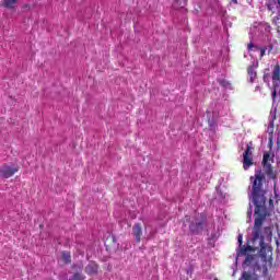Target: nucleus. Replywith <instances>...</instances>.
Segmentation results:
<instances>
[{
	"mask_svg": "<svg viewBox=\"0 0 280 280\" xmlns=\"http://www.w3.org/2000/svg\"><path fill=\"white\" fill-rule=\"evenodd\" d=\"M272 163H275V155L270 154L268 151L264 152L261 161L262 171L258 168L255 171L254 176L249 177L248 196L255 205L253 242L255 244V242L259 241V255L264 261H268V257H272V249L266 247V238L261 235V226H264L266 215H268V210H266V194H268L266 176L269 177L270 180L277 178Z\"/></svg>",
	"mask_w": 280,
	"mask_h": 280,
	"instance_id": "nucleus-1",
	"label": "nucleus"
},
{
	"mask_svg": "<svg viewBox=\"0 0 280 280\" xmlns=\"http://www.w3.org/2000/svg\"><path fill=\"white\" fill-rule=\"evenodd\" d=\"M271 80L273 84V91L271 93L272 100L277 98V89H280V65L277 63L273 67L272 73H271Z\"/></svg>",
	"mask_w": 280,
	"mask_h": 280,
	"instance_id": "nucleus-2",
	"label": "nucleus"
},
{
	"mask_svg": "<svg viewBox=\"0 0 280 280\" xmlns=\"http://www.w3.org/2000/svg\"><path fill=\"white\" fill-rule=\"evenodd\" d=\"M253 145V142H249L246 145V149L243 153V170L248 171L250 167L254 165V160H253V152H250V147Z\"/></svg>",
	"mask_w": 280,
	"mask_h": 280,
	"instance_id": "nucleus-3",
	"label": "nucleus"
},
{
	"mask_svg": "<svg viewBox=\"0 0 280 280\" xmlns=\"http://www.w3.org/2000/svg\"><path fill=\"white\" fill-rule=\"evenodd\" d=\"M19 172V166H9V165H3L0 167V176L2 178H12L13 175Z\"/></svg>",
	"mask_w": 280,
	"mask_h": 280,
	"instance_id": "nucleus-4",
	"label": "nucleus"
},
{
	"mask_svg": "<svg viewBox=\"0 0 280 280\" xmlns=\"http://www.w3.org/2000/svg\"><path fill=\"white\" fill-rule=\"evenodd\" d=\"M132 235L137 244L141 242V237L143 236V226L141 223H135L132 226Z\"/></svg>",
	"mask_w": 280,
	"mask_h": 280,
	"instance_id": "nucleus-5",
	"label": "nucleus"
},
{
	"mask_svg": "<svg viewBox=\"0 0 280 280\" xmlns=\"http://www.w3.org/2000/svg\"><path fill=\"white\" fill-rule=\"evenodd\" d=\"M237 240H238V246H240V250L237 252V257H240L241 255H246L248 252L253 250V246L243 245L244 244V236L242 234H238Z\"/></svg>",
	"mask_w": 280,
	"mask_h": 280,
	"instance_id": "nucleus-6",
	"label": "nucleus"
},
{
	"mask_svg": "<svg viewBox=\"0 0 280 280\" xmlns=\"http://www.w3.org/2000/svg\"><path fill=\"white\" fill-rule=\"evenodd\" d=\"M247 78L250 84L255 83V80H257V65L252 63L247 67Z\"/></svg>",
	"mask_w": 280,
	"mask_h": 280,
	"instance_id": "nucleus-7",
	"label": "nucleus"
},
{
	"mask_svg": "<svg viewBox=\"0 0 280 280\" xmlns=\"http://www.w3.org/2000/svg\"><path fill=\"white\" fill-rule=\"evenodd\" d=\"M202 226H205V220H197L195 223H190L189 230L194 235H198L202 231Z\"/></svg>",
	"mask_w": 280,
	"mask_h": 280,
	"instance_id": "nucleus-8",
	"label": "nucleus"
},
{
	"mask_svg": "<svg viewBox=\"0 0 280 280\" xmlns=\"http://www.w3.org/2000/svg\"><path fill=\"white\" fill-rule=\"evenodd\" d=\"M100 267L95 262H89V265L85 267L86 275H97V270Z\"/></svg>",
	"mask_w": 280,
	"mask_h": 280,
	"instance_id": "nucleus-9",
	"label": "nucleus"
},
{
	"mask_svg": "<svg viewBox=\"0 0 280 280\" xmlns=\"http://www.w3.org/2000/svg\"><path fill=\"white\" fill-rule=\"evenodd\" d=\"M19 0H3L1 3L2 8H7V10H14Z\"/></svg>",
	"mask_w": 280,
	"mask_h": 280,
	"instance_id": "nucleus-10",
	"label": "nucleus"
},
{
	"mask_svg": "<svg viewBox=\"0 0 280 280\" xmlns=\"http://www.w3.org/2000/svg\"><path fill=\"white\" fill-rule=\"evenodd\" d=\"M61 261L66 266H69V264H71V252H68V250L61 252Z\"/></svg>",
	"mask_w": 280,
	"mask_h": 280,
	"instance_id": "nucleus-11",
	"label": "nucleus"
},
{
	"mask_svg": "<svg viewBox=\"0 0 280 280\" xmlns=\"http://www.w3.org/2000/svg\"><path fill=\"white\" fill-rule=\"evenodd\" d=\"M86 277L82 275V270L74 272L68 280H84Z\"/></svg>",
	"mask_w": 280,
	"mask_h": 280,
	"instance_id": "nucleus-12",
	"label": "nucleus"
},
{
	"mask_svg": "<svg viewBox=\"0 0 280 280\" xmlns=\"http://www.w3.org/2000/svg\"><path fill=\"white\" fill-rule=\"evenodd\" d=\"M275 210V201L270 198L269 199V207L266 208V211L268 213V215H266V218H268L270 215V211Z\"/></svg>",
	"mask_w": 280,
	"mask_h": 280,
	"instance_id": "nucleus-13",
	"label": "nucleus"
},
{
	"mask_svg": "<svg viewBox=\"0 0 280 280\" xmlns=\"http://www.w3.org/2000/svg\"><path fill=\"white\" fill-rule=\"evenodd\" d=\"M218 83L220 84V86H223V89H226L228 86H231V83L225 79H219Z\"/></svg>",
	"mask_w": 280,
	"mask_h": 280,
	"instance_id": "nucleus-14",
	"label": "nucleus"
},
{
	"mask_svg": "<svg viewBox=\"0 0 280 280\" xmlns=\"http://www.w3.org/2000/svg\"><path fill=\"white\" fill-rule=\"evenodd\" d=\"M253 259H255V256H253V255H247V256L245 257L244 264H245L246 266H250V264H253Z\"/></svg>",
	"mask_w": 280,
	"mask_h": 280,
	"instance_id": "nucleus-15",
	"label": "nucleus"
},
{
	"mask_svg": "<svg viewBox=\"0 0 280 280\" xmlns=\"http://www.w3.org/2000/svg\"><path fill=\"white\" fill-rule=\"evenodd\" d=\"M275 119H277L276 116H273L272 119L270 120L268 131L271 130V132H272V129L275 128Z\"/></svg>",
	"mask_w": 280,
	"mask_h": 280,
	"instance_id": "nucleus-16",
	"label": "nucleus"
},
{
	"mask_svg": "<svg viewBox=\"0 0 280 280\" xmlns=\"http://www.w3.org/2000/svg\"><path fill=\"white\" fill-rule=\"evenodd\" d=\"M208 124H209V129L212 130V132H215V122L214 121H211V120H208Z\"/></svg>",
	"mask_w": 280,
	"mask_h": 280,
	"instance_id": "nucleus-17",
	"label": "nucleus"
},
{
	"mask_svg": "<svg viewBox=\"0 0 280 280\" xmlns=\"http://www.w3.org/2000/svg\"><path fill=\"white\" fill-rule=\"evenodd\" d=\"M186 273L191 277L194 275V265H189L188 268L186 269Z\"/></svg>",
	"mask_w": 280,
	"mask_h": 280,
	"instance_id": "nucleus-18",
	"label": "nucleus"
},
{
	"mask_svg": "<svg viewBox=\"0 0 280 280\" xmlns=\"http://www.w3.org/2000/svg\"><path fill=\"white\" fill-rule=\"evenodd\" d=\"M262 80H264V82H270V73H265L264 75H262Z\"/></svg>",
	"mask_w": 280,
	"mask_h": 280,
	"instance_id": "nucleus-19",
	"label": "nucleus"
},
{
	"mask_svg": "<svg viewBox=\"0 0 280 280\" xmlns=\"http://www.w3.org/2000/svg\"><path fill=\"white\" fill-rule=\"evenodd\" d=\"M265 233H269V235H272V230L270 229V226L265 228Z\"/></svg>",
	"mask_w": 280,
	"mask_h": 280,
	"instance_id": "nucleus-20",
	"label": "nucleus"
},
{
	"mask_svg": "<svg viewBox=\"0 0 280 280\" xmlns=\"http://www.w3.org/2000/svg\"><path fill=\"white\" fill-rule=\"evenodd\" d=\"M266 56V48L260 49V58H264Z\"/></svg>",
	"mask_w": 280,
	"mask_h": 280,
	"instance_id": "nucleus-21",
	"label": "nucleus"
},
{
	"mask_svg": "<svg viewBox=\"0 0 280 280\" xmlns=\"http://www.w3.org/2000/svg\"><path fill=\"white\" fill-rule=\"evenodd\" d=\"M253 47H255V45L253 44V43H249L248 45H247V49H253Z\"/></svg>",
	"mask_w": 280,
	"mask_h": 280,
	"instance_id": "nucleus-22",
	"label": "nucleus"
},
{
	"mask_svg": "<svg viewBox=\"0 0 280 280\" xmlns=\"http://www.w3.org/2000/svg\"><path fill=\"white\" fill-rule=\"evenodd\" d=\"M272 145H273V143H272V138H270V139H269V149H270V150H272Z\"/></svg>",
	"mask_w": 280,
	"mask_h": 280,
	"instance_id": "nucleus-23",
	"label": "nucleus"
},
{
	"mask_svg": "<svg viewBox=\"0 0 280 280\" xmlns=\"http://www.w3.org/2000/svg\"><path fill=\"white\" fill-rule=\"evenodd\" d=\"M247 215H253V210L249 208V211L247 212Z\"/></svg>",
	"mask_w": 280,
	"mask_h": 280,
	"instance_id": "nucleus-24",
	"label": "nucleus"
},
{
	"mask_svg": "<svg viewBox=\"0 0 280 280\" xmlns=\"http://www.w3.org/2000/svg\"><path fill=\"white\" fill-rule=\"evenodd\" d=\"M185 220H186V222H189V220H191V218L189 215H186Z\"/></svg>",
	"mask_w": 280,
	"mask_h": 280,
	"instance_id": "nucleus-25",
	"label": "nucleus"
},
{
	"mask_svg": "<svg viewBox=\"0 0 280 280\" xmlns=\"http://www.w3.org/2000/svg\"><path fill=\"white\" fill-rule=\"evenodd\" d=\"M255 91H261V88H260L259 85H257V86L255 88Z\"/></svg>",
	"mask_w": 280,
	"mask_h": 280,
	"instance_id": "nucleus-26",
	"label": "nucleus"
},
{
	"mask_svg": "<svg viewBox=\"0 0 280 280\" xmlns=\"http://www.w3.org/2000/svg\"><path fill=\"white\" fill-rule=\"evenodd\" d=\"M109 240H112L113 242H116L115 236H109Z\"/></svg>",
	"mask_w": 280,
	"mask_h": 280,
	"instance_id": "nucleus-27",
	"label": "nucleus"
},
{
	"mask_svg": "<svg viewBox=\"0 0 280 280\" xmlns=\"http://www.w3.org/2000/svg\"><path fill=\"white\" fill-rule=\"evenodd\" d=\"M23 8H30V4H24Z\"/></svg>",
	"mask_w": 280,
	"mask_h": 280,
	"instance_id": "nucleus-28",
	"label": "nucleus"
},
{
	"mask_svg": "<svg viewBox=\"0 0 280 280\" xmlns=\"http://www.w3.org/2000/svg\"><path fill=\"white\" fill-rule=\"evenodd\" d=\"M277 2H278V5H280V0H277Z\"/></svg>",
	"mask_w": 280,
	"mask_h": 280,
	"instance_id": "nucleus-29",
	"label": "nucleus"
},
{
	"mask_svg": "<svg viewBox=\"0 0 280 280\" xmlns=\"http://www.w3.org/2000/svg\"><path fill=\"white\" fill-rule=\"evenodd\" d=\"M266 272H268V269H267V268L265 269V275H266Z\"/></svg>",
	"mask_w": 280,
	"mask_h": 280,
	"instance_id": "nucleus-30",
	"label": "nucleus"
},
{
	"mask_svg": "<svg viewBox=\"0 0 280 280\" xmlns=\"http://www.w3.org/2000/svg\"><path fill=\"white\" fill-rule=\"evenodd\" d=\"M187 3V0H184V4Z\"/></svg>",
	"mask_w": 280,
	"mask_h": 280,
	"instance_id": "nucleus-31",
	"label": "nucleus"
},
{
	"mask_svg": "<svg viewBox=\"0 0 280 280\" xmlns=\"http://www.w3.org/2000/svg\"><path fill=\"white\" fill-rule=\"evenodd\" d=\"M72 268H75V265H72Z\"/></svg>",
	"mask_w": 280,
	"mask_h": 280,
	"instance_id": "nucleus-32",
	"label": "nucleus"
}]
</instances>
